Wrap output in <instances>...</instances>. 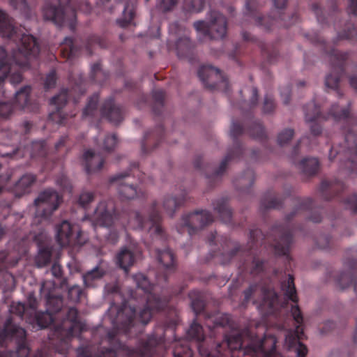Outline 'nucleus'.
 Masks as SVG:
<instances>
[{
	"instance_id": "63",
	"label": "nucleus",
	"mask_w": 357,
	"mask_h": 357,
	"mask_svg": "<svg viewBox=\"0 0 357 357\" xmlns=\"http://www.w3.org/2000/svg\"><path fill=\"white\" fill-rule=\"evenodd\" d=\"M343 203L347 208L352 211L353 213H357V195L354 194L343 200Z\"/></svg>"
},
{
	"instance_id": "45",
	"label": "nucleus",
	"mask_w": 357,
	"mask_h": 357,
	"mask_svg": "<svg viewBox=\"0 0 357 357\" xmlns=\"http://www.w3.org/2000/svg\"><path fill=\"white\" fill-rule=\"evenodd\" d=\"M108 77V74L103 71L101 68L100 63L99 62L94 63L91 66V79L99 84H102L107 79Z\"/></svg>"
},
{
	"instance_id": "55",
	"label": "nucleus",
	"mask_w": 357,
	"mask_h": 357,
	"mask_svg": "<svg viewBox=\"0 0 357 357\" xmlns=\"http://www.w3.org/2000/svg\"><path fill=\"white\" fill-rule=\"evenodd\" d=\"M191 307L196 315L204 312L205 308V302L201 296H197L196 298L192 299Z\"/></svg>"
},
{
	"instance_id": "27",
	"label": "nucleus",
	"mask_w": 357,
	"mask_h": 357,
	"mask_svg": "<svg viewBox=\"0 0 357 357\" xmlns=\"http://www.w3.org/2000/svg\"><path fill=\"white\" fill-rule=\"evenodd\" d=\"M345 265L349 268L347 272L341 273L336 278L337 284L342 289L353 287L355 292L357 291V261L348 259Z\"/></svg>"
},
{
	"instance_id": "19",
	"label": "nucleus",
	"mask_w": 357,
	"mask_h": 357,
	"mask_svg": "<svg viewBox=\"0 0 357 357\" xmlns=\"http://www.w3.org/2000/svg\"><path fill=\"white\" fill-rule=\"evenodd\" d=\"M197 75L205 88L211 91L220 90L226 94L229 93L228 79L218 68L209 65L202 66L199 68Z\"/></svg>"
},
{
	"instance_id": "60",
	"label": "nucleus",
	"mask_w": 357,
	"mask_h": 357,
	"mask_svg": "<svg viewBox=\"0 0 357 357\" xmlns=\"http://www.w3.org/2000/svg\"><path fill=\"white\" fill-rule=\"evenodd\" d=\"M117 142V138L114 134L108 135L104 139L102 149L107 151H111L114 149Z\"/></svg>"
},
{
	"instance_id": "35",
	"label": "nucleus",
	"mask_w": 357,
	"mask_h": 357,
	"mask_svg": "<svg viewBox=\"0 0 357 357\" xmlns=\"http://www.w3.org/2000/svg\"><path fill=\"white\" fill-rule=\"evenodd\" d=\"M36 181V176L31 174H24L15 184L14 192L17 197H21L29 193L33 184Z\"/></svg>"
},
{
	"instance_id": "1",
	"label": "nucleus",
	"mask_w": 357,
	"mask_h": 357,
	"mask_svg": "<svg viewBox=\"0 0 357 357\" xmlns=\"http://www.w3.org/2000/svg\"><path fill=\"white\" fill-rule=\"evenodd\" d=\"M294 203L296 207L287 215L286 223L273 226L266 237L260 229H251L247 248L236 245L230 252L222 253L221 264H227L231 261L239 259L236 264L239 269L249 272L252 275H259L264 272V263L257 257V250L266 242L271 243V246L277 255L286 257L287 260L290 262L292 259L289 255V250L293 243V227L290 221L296 214L312 210L314 206L313 200L309 197L296 198Z\"/></svg>"
},
{
	"instance_id": "59",
	"label": "nucleus",
	"mask_w": 357,
	"mask_h": 357,
	"mask_svg": "<svg viewBox=\"0 0 357 357\" xmlns=\"http://www.w3.org/2000/svg\"><path fill=\"white\" fill-rule=\"evenodd\" d=\"M94 194L90 192H83L80 194L78 203L84 208L86 209L89 204L93 201Z\"/></svg>"
},
{
	"instance_id": "39",
	"label": "nucleus",
	"mask_w": 357,
	"mask_h": 357,
	"mask_svg": "<svg viewBox=\"0 0 357 357\" xmlns=\"http://www.w3.org/2000/svg\"><path fill=\"white\" fill-rule=\"evenodd\" d=\"M116 259L119 266L126 272L128 271L129 268L134 264L135 261L134 253L127 248L122 249L117 254Z\"/></svg>"
},
{
	"instance_id": "43",
	"label": "nucleus",
	"mask_w": 357,
	"mask_h": 357,
	"mask_svg": "<svg viewBox=\"0 0 357 357\" xmlns=\"http://www.w3.org/2000/svg\"><path fill=\"white\" fill-rule=\"evenodd\" d=\"M246 132L252 138L264 141L266 139L265 129L261 122L252 121L250 125L247 128Z\"/></svg>"
},
{
	"instance_id": "9",
	"label": "nucleus",
	"mask_w": 357,
	"mask_h": 357,
	"mask_svg": "<svg viewBox=\"0 0 357 357\" xmlns=\"http://www.w3.org/2000/svg\"><path fill=\"white\" fill-rule=\"evenodd\" d=\"M58 5L46 2L43 13L45 20H50L59 26H67L70 31L76 28V9L89 13L91 6L86 1L75 2L74 0H56Z\"/></svg>"
},
{
	"instance_id": "32",
	"label": "nucleus",
	"mask_w": 357,
	"mask_h": 357,
	"mask_svg": "<svg viewBox=\"0 0 357 357\" xmlns=\"http://www.w3.org/2000/svg\"><path fill=\"white\" fill-rule=\"evenodd\" d=\"M340 40L357 43V25L351 22H346L342 29L337 31L336 37L333 39V44L337 45Z\"/></svg>"
},
{
	"instance_id": "28",
	"label": "nucleus",
	"mask_w": 357,
	"mask_h": 357,
	"mask_svg": "<svg viewBox=\"0 0 357 357\" xmlns=\"http://www.w3.org/2000/svg\"><path fill=\"white\" fill-rule=\"evenodd\" d=\"M242 36L244 41L252 42L257 45V46L261 49V54L267 63L273 64L278 61L280 56L278 50L275 47H271L265 43L259 40L255 37L251 36L250 33L246 31L243 32Z\"/></svg>"
},
{
	"instance_id": "34",
	"label": "nucleus",
	"mask_w": 357,
	"mask_h": 357,
	"mask_svg": "<svg viewBox=\"0 0 357 357\" xmlns=\"http://www.w3.org/2000/svg\"><path fill=\"white\" fill-rule=\"evenodd\" d=\"M137 0H125V6L122 17L116 20V24L121 28H125L132 23L135 16Z\"/></svg>"
},
{
	"instance_id": "12",
	"label": "nucleus",
	"mask_w": 357,
	"mask_h": 357,
	"mask_svg": "<svg viewBox=\"0 0 357 357\" xmlns=\"http://www.w3.org/2000/svg\"><path fill=\"white\" fill-rule=\"evenodd\" d=\"M99 94L93 93L88 100L83 109L82 118L96 119L98 117V113L102 118L106 119L111 123L118 124L123 120L124 112L123 108L116 105L114 98L109 97L102 103L100 110H98Z\"/></svg>"
},
{
	"instance_id": "17",
	"label": "nucleus",
	"mask_w": 357,
	"mask_h": 357,
	"mask_svg": "<svg viewBox=\"0 0 357 357\" xmlns=\"http://www.w3.org/2000/svg\"><path fill=\"white\" fill-rule=\"evenodd\" d=\"M227 20L220 13L211 10L209 13V22L197 21L194 27L199 33L211 39L223 38L227 33Z\"/></svg>"
},
{
	"instance_id": "29",
	"label": "nucleus",
	"mask_w": 357,
	"mask_h": 357,
	"mask_svg": "<svg viewBox=\"0 0 357 357\" xmlns=\"http://www.w3.org/2000/svg\"><path fill=\"white\" fill-rule=\"evenodd\" d=\"M108 264L104 261H100L98 265L91 271H87L83 275V281L86 287H95L108 272Z\"/></svg>"
},
{
	"instance_id": "3",
	"label": "nucleus",
	"mask_w": 357,
	"mask_h": 357,
	"mask_svg": "<svg viewBox=\"0 0 357 357\" xmlns=\"http://www.w3.org/2000/svg\"><path fill=\"white\" fill-rule=\"evenodd\" d=\"M305 120L312 123L311 133L314 136L321 132V126L317 122L318 120L333 119L335 122H342V130L344 134V148L337 149L332 146L329 153V160L337 159L340 162V169L347 170L349 174L357 175V134L354 132L356 127V119L351 115L350 105L346 108H340L337 104L331 106L326 115L321 114L320 108L314 102H311L303 107Z\"/></svg>"
},
{
	"instance_id": "38",
	"label": "nucleus",
	"mask_w": 357,
	"mask_h": 357,
	"mask_svg": "<svg viewBox=\"0 0 357 357\" xmlns=\"http://www.w3.org/2000/svg\"><path fill=\"white\" fill-rule=\"evenodd\" d=\"M31 91V86L27 85L15 92V101L13 103L15 107H19V109H32L31 107V100L29 96Z\"/></svg>"
},
{
	"instance_id": "42",
	"label": "nucleus",
	"mask_w": 357,
	"mask_h": 357,
	"mask_svg": "<svg viewBox=\"0 0 357 357\" xmlns=\"http://www.w3.org/2000/svg\"><path fill=\"white\" fill-rule=\"evenodd\" d=\"M185 199L186 193L185 192H183L181 196L178 197H171L165 199L163 206L170 215L172 216L176 208L181 206Z\"/></svg>"
},
{
	"instance_id": "51",
	"label": "nucleus",
	"mask_w": 357,
	"mask_h": 357,
	"mask_svg": "<svg viewBox=\"0 0 357 357\" xmlns=\"http://www.w3.org/2000/svg\"><path fill=\"white\" fill-rule=\"evenodd\" d=\"M10 4L25 17H29L30 16L31 9L26 0H10Z\"/></svg>"
},
{
	"instance_id": "7",
	"label": "nucleus",
	"mask_w": 357,
	"mask_h": 357,
	"mask_svg": "<svg viewBox=\"0 0 357 357\" xmlns=\"http://www.w3.org/2000/svg\"><path fill=\"white\" fill-rule=\"evenodd\" d=\"M80 328L77 310L71 307L68 310L67 319L56 328V334L61 339V348H56L53 354L40 351L36 357H68L69 342ZM77 357H116V353L113 349L103 347L97 354H93L89 347H80L77 349Z\"/></svg>"
},
{
	"instance_id": "26",
	"label": "nucleus",
	"mask_w": 357,
	"mask_h": 357,
	"mask_svg": "<svg viewBox=\"0 0 357 357\" xmlns=\"http://www.w3.org/2000/svg\"><path fill=\"white\" fill-rule=\"evenodd\" d=\"M123 350L128 357H153L156 352V336H149L145 340H139L135 348L122 344Z\"/></svg>"
},
{
	"instance_id": "23",
	"label": "nucleus",
	"mask_w": 357,
	"mask_h": 357,
	"mask_svg": "<svg viewBox=\"0 0 357 357\" xmlns=\"http://www.w3.org/2000/svg\"><path fill=\"white\" fill-rule=\"evenodd\" d=\"M176 268L177 259L173 251L169 248L158 249V287L161 282H166Z\"/></svg>"
},
{
	"instance_id": "56",
	"label": "nucleus",
	"mask_w": 357,
	"mask_h": 357,
	"mask_svg": "<svg viewBox=\"0 0 357 357\" xmlns=\"http://www.w3.org/2000/svg\"><path fill=\"white\" fill-rule=\"evenodd\" d=\"M255 173L252 169H248L240 177L239 181L243 185H248L251 188L255 182Z\"/></svg>"
},
{
	"instance_id": "46",
	"label": "nucleus",
	"mask_w": 357,
	"mask_h": 357,
	"mask_svg": "<svg viewBox=\"0 0 357 357\" xmlns=\"http://www.w3.org/2000/svg\"><path fill=\"white\" fill-rule=\"evenodd\" d=\"M97 45L101 48H106L108 45V41L105 37L97 35H91L88 38L87 44L85 47L89 55L92 54L91 46Z\"/></svg>"
},
{
	"instance_id": "18",
	"label": "nucleus",
	"mask_w": 357,
	"mask_h": 357,
	"mask_svg": "<svg viewBox=\"0 0 357 357\" xmlns=\"http://www.w3.org/2000/svg\"><path fill=\"white\" fill-rule=\"evenodd\" d=\"M324 51L328 55L331 63L332 72L326 75L325 84L328 88L337 89L341 77L345 72V63L349 57V52H342L335 48Z\"/></svg>"
},
{
	"instance_id": "4",
	"label": "nucleus",
	"mask_w": 357,
	"mask_h": 357,
	"mask_svg": "<svg viewBox=\"0 0 357 357\" xmlns=\"http://www.w3.org/2000/svg\"><path fill=\"white\" fill-rule=\"evenodd\" d=\"M188 340H176L174 344V357H192L189 342L195 341L201 357H234V353L243 346L242 333L225 335L221 342H215L211 337L205 338L203 327L195 320L186 331Z\"/></svg>"
},
{
	"instance_id": "44",
	"label": "nucleus",
	"mask_w": 357,
	"mask_h": 357,
	"mask_svg": "<svg viewBox=\"0 0 357 357\" xmlns=\"http://www.w3.org/2000/svg\"><path fill=\"white\" fill-rule=\"evenodd\" d=\"M52 250L48 247H42L39 249L38 255L36 257V264L38 267L42 268L51 261Z\"/></svg>"
},
{
	"instance_id": "20",
	"label": "nucleus",
	"mask_w": 357,
	"mask_h": 357,
	"mask_svg": "<svg viewBox=\"0 0 357 357\" xmlns=\"http://www.w3.org/2000/svg\"><path fill=\"white\" fill-rule=\"evenodd\" d=\"M213 221V217L209 211L206 210L195 211L184 215L176 227L179 234H183L185 230H187L189 235L192 236Z\"/></svg>"
},
{
	"instance_id": "11",
	"label": "nucleus",
	"mask_w": 357,
	"mask_h": 357,
	"mask_svg": "<svg viewBox=\"0 0 357 357\" xmlns=\"http://www.w3.org/2000/svg\"><path fill=\"white\" fill-rule=\"evenodd\" d=\"M275 10L273 13H277L278 18L267 17H257L256 14L259 8L257 0H247L245 2V15L255 19L257 26L264 28L265 30H271L274 26L289 27L298 21L297 13H294L289 17L288 21L284 19L283 9L285 8L287 0H273Z\"/></svg>"
},
{
	"instance_id": "5",
	"label": "nucleus",
	"mask_w": 357,
	"mask_h": 357,
	"mask_svg": "<svg viewBox=\"0 0 357 357\" xmlns=\"http://www.w3.org/2000/svg\"><path fill=\"white\" fill-rule=\"evenodd\" d=\"M123 215L117 212L112 200L102 201L94 211L93 221L96 225L100 227L109 228L119 225L122 229H126L128 226L133 229L147 230L151 235L156 234V210L154 204L146 213L137 211L132 213L127 222L122 220Z\"/></svg>"
},
{
	"instance_id": "16",
	"label": "nucleus",
	"mask_w": 357,
	"mask_h": 357,
	"mask_svg": "<svg viewBox=\"0 0 357 357\" xmlns=\"http://www.w3.org/2000/svg\"><path fill=\"white\" fill-rule=\"evenodd\" d=\"M26 336V331L13 324L11 318H8L0 326V346H3L6 340H15L17 343V357H27L29 354Z\"/></svg>"
},
{
	"instance_id": "61",
	"label": "nucleus",
	"mask_w": 357,
	"mask_h": 357,
	"mask_svg": "<svg viewBox=\"0 0 357 357\" xmlns=\"http://www.w3.org/2000/svg\"><path fill=\"white\" fill-rule=\"evenodd\" d=\"M56 83V73L55 70H52L45 77L44 88L49 90L55 86Z\"/></svg>"
},
{
	"instance_id": "13",
	"label": "nucleus",
	"mask_w": 357,
	"mask_h": 357,
	"mask_svg": "<svg viewBox=\"0 0 357 357\" xmlns=\"http://www.w3.org/2000/svg\"><path fill=\"white\" fill-rule=\"evenodd\" d=\"M244 298L242 304L246 305L252 298L258 297L260 306L267 308L268 314H274L278 303V295L275 290L274 284L270 278L261 279L257 283L251 284L243 291Z\"/></svg>"
},
{
	"instance_id": "10",
	"label": "nucleus",
	"mask_w": 357,
	"mask_h": 357,
	"mask_svg": "<svg viewBox=\"0 0 357 357\" xmlns=\"http://www.w3.org/2000/svg\"><path fill=\"white\" fill-rule=\"evenodd\" d=\"M244 131L245 130L243 126L237 122L233 121L230 129V136L233 139L234 146L232 149L228 151L226 156L222 160L219 167L216 169H213V171L209 172L211 165H207L204 167H202V157L199 156L195 159V168L198 170H202L206 175V177L210 179L211 181L220 178L225 172L229 162L234 159L241 158L243 155V148L238 138L244 132Z\"/></svg>"
},
{
	"instance_id": "24",
	"label": "nucleus",
	"mask_w": 357,
	"mask_h": 357,
	"mask_svg": "<svg viewBox=\"0 0 357 357\" xmlns=\"http://www.w3.org/2000/svg\"><path fill=\"white\" fill-rule=\"evenodd\" d=\"M129 178L130 173H119L112 176L109 179V183L117 185L118 192L122 199H132L143 197L144 193L141 190H137L136 186L128 181Z\"/></svg>"
},
{
	"instance_id": "33",
	"label": "nucleus",
	"mask_w": 357,
	"mask_h": 357,
	"mask_svg": "<svg viewBox=\"0 0 357 357\" xmlns=\"http://www.w3.org/2000/svg\"><path fill=\"white\" fill-rule=\"evenodd\" d=\"M214 211L219 215L221 220L227 224L232 222V211L228 206V200L221 197L213 202Z\"/></svg>"
},
{
	"instance_id": "41",
	"label": "nucleus",
	"mask_w": 357,
	"mask_h": 357,
	"mask_svg": "<svg viewBox=\"0 0 357 357\" xmlns=\"http://www.w3.org/2000/svg\"><path fill=\"white\" fill-rule=\"evenodd\" d=\"M156 146V134L154 129L148 130L142 141V151L144 154L151 153Z\"/></svg>"
},
{
	"instance_id": "31",
	"label": "nucleus",
	"mask_w": 357,
	"mask_h": 357,
	"mask_svg": "<svg viewBox=\"0 0 357 357\" xmlns=\"http://www.w3.org/2000/svg\"><path fill=\"white\" fill-rule=\"evenodd\" d=\"M83 160L85 171L88 174L100 171L105 162V159L100 154H96L91 150L84 152Z\"/></svg>"
},
{
	"instance_id": "48",
	"label": "nucleus",
	"mask_w": 357,
	"mask_h": 357,
	"mask_svg": "<svg viewBox=\"0 0 357 357\" xmlns=\"http://www.w3.org/2000/svg\"><path fill=\"white\" fill-rule=\"evenodd\" d=\"M20 260L18 257L12 258L6 251L0 252V269L8 268L15 266Z\"/></svg>"
},
{
	"instance_id": "22",
	"label": "nucleus",
	"mask_w": 357,
	"mask_h": 357,
	"mask_svg": "<svg viewBox=\"0 0 357 357\" xmlns=\"http://www.w3.org/2000/svg\"><path fill=\"white\" fill-rule=\"evenodd\" d=\"M169 31L178 37L174 45L177 56L179 58L190 59L195 45L189 38L188 30L178 22H176L169 25Z\"/></svg>"
},
{
	"instance_id": "36",
	"label": "nucleus",
	"mask_w": 357,
	"mask_h": 357,
	"mask_svg": "<svg viewBox=\"0 0 357 357\" xmlns=\"http://www.w3.org/2000/svg\"><path fill=\"white\" fill-rule=\"evenodd\" d=\"M60 55L66 60H72L79 55L80 49L77 47L71 37H66L60 45Z\"/></svg>"
},
{
	"instance_id": "40",
	"label": "nucleus",
	"mask_w": 357,
	"mask_h": 357,
	"mask_svg": "<svg viewBox=\"0 0 357 357\" xmlns=\"http://www.w3.org/2000/svg\"><path fill=\"white\" fill-rule=\"evenodd\" d=\"M298 167L307 176H314L319 169V162L315 158H305L298 162Z\"/></svg>"
},
{
	"instance_id": "47",
	"label": "nucleus",
	"mask_w": 357,
	"mask_h": 357,
	"mask_svg": "<svg viewBox=\"0 0 357 357\" xmlns=\"http://www.w3.org/2000/svg\"><path fill=\"white\" fill-rule=\"evenodd\" d=\"M10 312L12 314L19 316L22 319H25L26 321L29 322L30 313H29L28 309L24 303L13 302L10 306Z\"/></svg>"
},
{
	"instance_id": "64",
	"label": "nucleus",
	"mask_w": 357,
	"mask_h": 357,
	"mask_svg": "<svg viewBox=\"0 0 357 357\" xmlns=\"http://www.w3.org/2000/svg\"><path fill=\"white\" fill-rule=\"evenodd\" d=\"M56 184L62 189L70 192L72 187L68 177L64 174L59 175L56 180Z\"/></svg>"
},
{
	"instance_id": "6",
	"label": "nucleus",
	"mask_w": 357,
	"mask_h": 357,
	"mask_svg": "<svg viewBox=\"0 0 357 357\" xmlns=\"http://www.w3.org/2000/svg\"><path fill=\"white\" fill-rule=\"evenodd\" d=\"M61 289L58 288L53 281L47 280L43 282L40 287V296L45 301L47 310L45 311L36 312L38 305L36 298L33 294H30L28 297V305L32 311L29 317V323L36 324L39 328H45L52 324H54V335L61 342V339L56 334V328L67 319L66 312L65 317L59 324H54V313L59 312L63 305V298L61 293ZM69 307L68 309H70Z\"/></svg>"
},
{
	"instance_id": "50",
	"label": "nucleus",
	"mask_w": 357,
	"mask_h": 357,
	"mask_svg": "<svg viewBox=\"0 0 357 357\" xmlns=\"http://www.w3.org/2000/svg\"><path fill=\"white\" fill-rule=\"evenodd\" d=\"M204 4L205 0H190L184 3L183 9L187 12L199 13L203 10Z\"/></svg>"
},
{
	"instance_id": "53",
	"label": "nucleus",
	"mask_w": 357,
	"mask_h": 357,
	"mask_svg": "<svg viewBox=\"0 0 357 357\" xmlns=\"http://www.w3.org/2000/svg\"><path fill=\"white\" fill-rule=\"evenodd\" d=\"M294 135V130L291 128L283 130L278 135V143L280 146H284L291 140Z\"/></svg>"
},
{
	"instance_id": "25",
	"label": "nucleus",
	"mask_w": 357,
	"mask_h": 357,
	"mask_svg": "<svg viewBox=\"0 0 357 357\" xmlns=\"http://www.w3.org/2000/svg\"><path fill=\"white\" fill-rule=\"evenodd\" d=\"M81 233V231H76L75 234L74 226L67 220L62 221L56 227V239L61 247L82 244L79 239Z\"/></svg>"
},
{
	"instance_id": "57",
	"label": "nucleus",
	"mask_w": 357,
	"mask_h": 357,
	"mask_svg": "<svg viewBox=\"0 0 357 357\" xmlns=\"http://www.w3.org/2000/svg\"><path fill=\"white\" fill-rule=\"evenodd\" d=\"M258 102V90L257 88L253 87L252 89V96L251 98L248 103V111H245L244 108H242L243 113L244 116L248 115L250 112L257 106Z\"/></svg>"
},
{
	"instance_id": "62",
	"label": "nucleus",
	"mask_w": 357,
	"mask_h": 357,
	"mask_svg": "<svg viewBox=\"0 0 357 357\" xmlns=\"http://www.w3.org/2000/svg\"><path fill=\"white\" fill-rule=\"evenodd\" d=\"M312 10L314 13L319 23L325 24L328 22V17L318 3H313L312 5Z\"/></svg>"
},
{
	"instance_id": "15",
	"label": "nucleus",
	"mask_w": 357,
	"mask_h": 357,
	"mask_svg": "<svg viewBox=\"0 0 357 357\" xmlns=\"http://www.w3.org/2000/svg\"><path fill=\"white\" fill-rule=\"evenodd\" d=\"M77 90L79 91L78 96L73 97V104L75 105L79 102L80 96L85 93V90L81 86H76L70 91L68 89H63L50 100V105L54 106L55 110L50 113L49 121L59 125H66L68 117L72 118L76 115V112H71L70 114L66 113L63 111V107L72 96L73 92Z\"/></svg>"
},
{
	"instance_id": "52",
	"label": "nucleus",
	"mask_w": 357,
	"mask_h": 357,
	"mask_svg": "<svg viewBox=\"0 0 357 357\" xmlns=\"http://www.w3.org/2000/svg\"><path fill=\"white\" fill-rule=\"evenodd\" d=\"M15 106L10 102H0V120L8 119L13 112Z\"/></svg>"
},
{
	"instance_id": "8",
	"label": "nucleus",
	"mask_w": 357,
	"mask_h": 357,
	"mask_svg": "<svg viewBox=\"0 0 357 357\" xmlns=\"http://www.w3.org/2000/svg\"><path fill=\"white\" fill-rule=\"evenodd\" d=\"M134 280L137 287L142 289L148 294L146 298V304L139 312L137 317V310L135 307L125 305L118 310L116 317L113 321V324L116 328L122 330L126 334L130 333L136 321L141 322L143 325L147 324L154 314L156 307L155 296L149 294L151 284L147 278L144 274L138 273L134 276Z\"/></svg>"
},
{
	"instance_id": "37",
	"label": "nucleus",
	"mask_w": 357,
	"mask_h": 357,
	"mask_svg": "<svg viewBox=\"0 0 357 357\" xmlns=\"http://www.w3.org/2000/svg\"><path fill=\"white\" fill-rule=\"evenodd\" d=\"M284 198L273 191L267 192L261 199V208L264 209H279L282 206Z\"/></svg>"
},
{
	"instance_id": "30",
	"label": "nucleus",
	"mask_w": 357,
	"mask_h": 357,
	"mask_svg": "<svg viewBox=\"0 0 357 357\" xmlns=\"http://www.w3.org/2000/svg\"><path fill=\"white\" fill-rule=\"evenodd\" d=\"M345 185L340 181H323L319 187V192L321 196L325 200H331L335 197H338L339 194L344 191Z\"/></svg>"
},
{
	"instance_id": "21",
	"label": "nucleus",
	"mask_w": 357,
	"mask_h": 357,
	"mask_svg": "<svg viewBox=\"0 0 357 357\" xmlns=\"http://www.w3.org/2000/svg\"><path fill=\"white\" fill-rule=\"evenodd\" d=\"M162 295L160 296L158 295V319L161 316L160 311L167 310V317L163 326L165 330L171 329L174 331L179 321V318L178 310L176 307L169 304V301L173 296L180 294L182 289L179 288L178 290H173L172 289H169V288L165 289L163 286L162 287ZM158 326L159 324L158 323Z\"/></svg>"
},
{
	"instance_id": "58",
	"label": "nucleus",
	"mask_w": 357,
	"mask_h": 357,
	"mask_svg": "<svg viewBox=\"0 0 357 357\" xmlns=\"http://www.w3.org/2000/svg\"><path fill=\"white\" fill-rule=\"evenodd\" d=\"M82 289L77 286L74 285L68 289V296L70 301L72 302H78L79 301L81 296L82 295Z\"/></svg>"
},
{
	"instance_id": "14",
	"label": "nucleus",
	"mask_w": 357,
	"mask_h": 357,
	"mask_svg": "<svg viewBox=\"0 0 357 357\" xmlns=\"http://www.w3.org/2000/svg\"><path fill=\"white\" fill-rule=\"evenodd\" d=\"M62 202V197L52 189L41 192L35 199L36 213L33 223L42 225L48 222L52 213L56 211Z\"/></svg>"
},
{
	"instance_id": "54",
	"label": "nucleus",
	"mask_w": 357,
	"mask_h": 357,
	"mask_svg": "<svg viewBox=\"0 0 357 357\" xmlns=\"http://www.w3.org/2000/svg\"><path fill=\"white\" fill-rule=\"evenodd\" d=\"M276 105L274 98L270 95L264 97L262 111L264 114H271L275 111Z\"/></svg>"
},
{
	"instance_id": "49",
	"label": "nucleus",
	"mask_w": 357,
	"mask_h": 357,
	"mask_svg": "<svg viewBox=\"0 0 357 357\" xmlns=\"http://www.w3.org/2000/svg\"><path fill=\"white\" fill-rule=\"evenodd\" d=\"M46 142L45 140L36 141L32 143L31 156L45 157L47 154Z\"/></svg>"
},
{
	"instance_id": "2",
	"label": "nucleus",
	"mask_w": 357,
	"mask_h": 357,
	"mask_svg": "<svg viewBox=\"0 0 357 357\" xmlns=\"http://www.w3.org/2000/svg\"><path fill=\"white\" fill-rule=\"evenodd\" d=\"M281 289L285 297L295 305L291 306V314L296 324L295 330L289 331L285 336V345L289 350H294L297 357H306L308 350L301 340L305 337L303 331V317L297 305L298 298L294 284L293 275L289 274L287 280L281 282ZM243 346L236 351H241L245 355L252 357H282L275 355L276 338L273 335H265L260 338L249 329L242 332Z\"/></svg>"
}]
</instances>
